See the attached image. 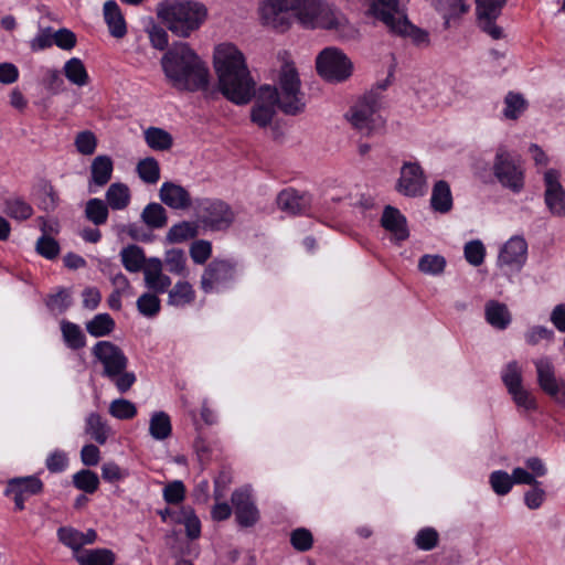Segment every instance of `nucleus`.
Returning <instances> with one entry per match:
<instances>
[{
  "label": "nucleus",
  "instance_id": "864d4df0",
  "mask_svg": "<svg viewBox=\"0 0 565 565\" xmlns=\"http://www.w3.org/2000/svg\"><path fill=\"white\" fill-rule=\"evenodd\" d=\"M109 414L118 419H131L137 414L135 404L125 398L114 399L109 405Z\"/></svg>",
  "mask_w": 565,
  "mask_h": 565
},
{
  "label": "nucleus",
  "instance_id": "c756f323",
  "mask_svg": "<svg viewBox=\"0 0 565 565\" xmlns=\"http://www.w3.org/2000/svg\"><path fill=\"white\" fill-rule=\"evenodd\" d=\"M85 431L97 444L104 445L109 437L110 428L99 414L90 413L86 418Z\"/></svg>",
  "mask_w": 565,
  "mask_h": 565
},
{
  "label": "nucleus",
  "instance_id": "9d476101",
  "mask_svg": "<svg viewBox=\"0 0 565 565\" xmlns=\"http://www.w3.org/2000/svg\"><path fill=\"white\" fill-rule=\"evenodd\" d=\"M493 174L503 188L519 193L524 188V170L521 163L505 149L499 148L494 158Z\"/></svg>",
  "mask_w": 565,
  "mask_h": 565
},
{
  "label": "nucleus",
  "instance_id": "774afa93",
  "mask_svg": "<svg viewBox=\"0 0 565 565\" xmlns=\"http://www.w3.org/2000/svg\"><path fill=\"white\" fill-rule=\"evenodd\" d=\"M542 391L556 404L565 408V381L558 379L556 382L543 387Z\"/></svg>",
  "mask_w": 565,
  "mask_h": 565
},
{
  "label": "nucleus",
  "instance_id": "72a5a7b5",
  "mask_svg": "<svg viewBox=\"0 0 565 565\" xmlns=\"http://www.w3.org/2000/svg\"><path fill=\"white\" fill-rule=\"evenodd\" d=\"M149 433L156 440H164L171 436L170 416L164 412H154L149 422Z\"/></svg>",
  "mask_w": 565,
  "mask_h": 565
},
{
  "label": "nucleus",
  "instance_id": "37998d69",
  "mask_svg": "<svg viewBox=\"0 0 565 565\" xmlns=\"http://www.w3.org/2000/svg\"><path fill=\"white\" fill-rule=\"evenodd\" d=\"M169 273L178 276L186 275V257L182 249L172 248L166 252L162 262Z\"/></svg>",
  "mask_w": 565,
  "mask_h": 565
},
{
  "label": "nucleus",
  "instance_id": "39448f33",
  "mask_svg": "<svg viewBox=\"0 0 565 565\" xmlns=\"http://www.w3.org/2000/svg\"><path fill=\"white\" fill-rule=\"evenodd\" d=\"M92 355L102 364V375L108 379L120 393L128 392L136 375L127 371L128 358L117 344L103 340L92 348Z\"/></svg>",
  "mask_w": 565,
  "mask_h": 565
},
{
  "label": "nucleus",
  "instance_id": "6e6552de",
  "mask_svg": "<svg viewBox=\"0 0 565 565\" xmlns=\"http://www.w3.org/2000/svg\"><path fill=\"white\" fill-rule=\"evenodd\" d=\"M193 209L196 221L212 231L226 230L234 222L231 206L218 199H196Z\"/></svg>",
  "mask_w": 565,
  "mask_h": 565
},
{
  "label": "nucleus",
  "instance_id": "603ef678",
  "mask_svg": "<svg viewBox=\"0 0 565 565\" xmlns=\"http://www.w3.org/2000/svg\"><path fill=\"white\" fill-rule=\"evenodd\" d=\"M45 303L52 313L62 315L72 305L71 294L67 289L62 288L56 294L50 295Z\"/></svg>",
  "mask_w": 565,
  "mask_h": 565
},
{
  "label": "nucleus",
  "instance_id": "423d86ee",
  "mask_svg": "<svg viewBox=\"0 0 565 565\" xmlns=\"http://www.w3.org/2000/svg\"><path fill=\"white\" fill-rule=\"evenodd\" d=\"M382 96L371 89L358 100L347 114V119L361 135L370 137L384 129L385 119L381 115Z\"/></svg>",
  "mask_w": 565,
  "mask_h": 565
},
{
  "label": "nucleus",
  "instance_id": "58836bf2",
  "mask_svg": "<svg viewBox=\"0 0 565 565\" xmlns=\"http://www.w3.org/2000/svg\"><path fill=\"white\" fill-rule=\"evenodd\" d=\"M3 212L17 221H25L33 215V207L22 198H9L4 201Z\"/></svg>",
  "mask_w": 565,
  "mask_h": 565
},
{
  "label": "nucleus",
  "instance_id": "c9c22d12",
  "mask_svg": "<svg viewBox=\"0 0 565 565\" xmlns=\"http://www.w3.org/2000/svg\"><path fill=\"white\" fill-rule=\"evenodd\" d=\"M121 263L130 273H138L146 266V257L141 247L129 245L120 252Z\"/></svg>",
  "mask_w": 565,
  "mask_h": 565
},
{
  "label": "nucleus",
  "instance_id": "5fc2aeb1",
  "mask_svg": "<svg viewBox=\"0 0 565 565\" xmlns=\"http://www.w3.org/2000/svg\"><path fill=\"white\" fill-rule=\"evenodd\" d=\"M185 486L180 480L169 482L162 491L164 501L168 504H180L185 499Z\"/></svg>",
  "mask_w": 565,
  "mask_h": 565
},
{
  "label": "nucleus",
  "instance_id": "2eb2a0df",
  "mask_svg": "<svg viewBox=\"0 0 565 565\" xmlns=\"http://www.w3.org/2000/svg\"><path fill=\"white\" fill-rule=\"evenodd\" d=\"M397 190L407 196L423 195L426 191V180L417 163H405L401 169Z\"/></svg>",
  "mask_w": 565,
  "mask_h": 565
},
{
  "label": "nucleus",
  "instance_id": "6ab92c4d",
  "mask_svg": "<svg viewBox=\"0 0 565 565\" xmlns=\"http://www.w3.org/2000/svg\"><path fill=\"white\" fill-rule=\"evenodd\" d=\"M311 203L307 193H299L295 189L282 190L277 196L278 207L291 215L305 213Z\"/></svg>",
  "mask_w": 565,
  "mask_h": 565
},
{
  "label": "nucleus",
  "instance_id": "4c0bfd02",
  "mask_svg": "<svg viewBox=\"0 0 565 565\" xmlns=\"http://www.w3.org/2000/svg\"><path fill=\"white\" fill-rule=\"evenodd\" d=\"M141 220L150 228H162L168 223L167 211L159 203H149L142 210Z\"/></svg>",
  "mask_w": 565,
  "mask_h": 565
},
{
  "label": "nucleus",
  "instance_id": "e433bc0d",
  "mask_svg": "<svg viewBox=\"0 0 565 565\" xmlns=\"http://www.w3.org/2000/svg\"><path fill=\"white\" fill-rule=\"evenodd\" d=\"M63 72L65 77L74 85L85 86L89 82V76L82 60L72 57L64 64Z\"/></svg>",
  "mask_w": 565,
  "mask_h": 565
},
{
  "label": "nucleus",
  "instance_id": "f704fd0d",
  "mask_svg": "<svg viewBox=\"0 0 565 565\" xmlns=\"http://www.w3.org/2000/svg\"><path fill=\"white\" fill-rule=\"evenodd\" d=\"M79 565H113L115 554L107 548L85 550L76 555Z\"/></svg>",
  "mask_w": 565,
  "mask_h": 565
},
{
  "label": "nucleus",
  "instance_id": "cd10ccee",
  "mask_svg": "<svg viewBox=\"0 0 565 565\" xmlns=\"http://www.w3.org/2000/svg\"><path fill=\"white\" fill-rule=\"evenodd\" d=\"M431 207L439 213H447L452 207V196L449 184L446 181L435 183L430 198Z\"/></svg>",
  "mask_w": 565,
  "mask_h": 565
},
{
  "label": "nucleus",
  "instance_id": "b1692460",
  "mask_svg": "<svg viewBox=\"0 0 565 565\" xmlns=\"http://www.w3.org/2000/svg\"><path fill=\"white\" fill-rule=\"evenodd\" d=\"M104 18L113 36L120 39L126 34V22L116 1L105 2Z\"/></svg>",
  "mask_w": 565,
  "mask_h": 565
},
{
  "label": "nucleus",
  "instance_id": "f3484780",
  "mask_svg": "<svg viewBox=\"0 0 565 565\" xmlns=\"http://www.w3.org/2000/svg\"><path fill=\"white\" fill-rule=\"evenodd\" d=\"M236 521L241 526H253L259 519V512L247 491L236 490L231 497Z\"/></svg>",
  "mask_w": 565,
  "mask_h": 565
},
{
  "label": "nucleus",
  "instance_id": "7c9ffc66",
  "mask_svg": "<svg viewBox=\"0 0 565 565\" xmlns=\"http://www.w3.org/2000/svg\"><path fill=\"white\" fill-rule=\"evenodd\" d=\"M116 328V322L109 313H98L85 323L86 331L94 338L107 337Z\"/></svg>",
  "mask_w": 565,
  "mask_h": 565
},
{
  "label": "nucleus",
  "instance_id": "f03ea898",
  "mask_svg": "<svg viewBox=\"0 0 565 565\" xmlns=\"http://www.w3.org/2000/svg\"><path fill=\"white\" fill-rule=\"evenodd\" d=\"M161 64L177 89L195 92L207 87L209 68L186 43L174 44L163 55Z\"/></svg>",
  "mask_w": 565,
  "mask_h": 565
},
{
  "label": "nucleus",
  "instance_id": "3c124183",
  "mask_svg": "<svg viewBox=\"0 0 565 565\" xmlns=\"http://www.w3.org/2000/svg\"><path fill=\"white\" fill-rule=\"evenodd\" d=\"M136 305H137L138 311L147 318L156 317L161 309V302L156 292L142 294L137 299Z\"/></svg>",
  "mask_w": 565,
  "mask_h": 565
},
{
  "label": "nucleus",
  "instance_id": "bf43d9fd",
  "mask_svg": "<svg viewBox=\"0 0 565 565\" xmlns=\"http://www.w3.org/2000/svg\"><path fill=\"white\" fill-rule=\"evenodd\" d=\"M58 540L74 551H78L85 541H82V532L73 527L63 526L57 530Z\"/></svg>",
  "mask_w": 565,
  "mask_h": 565
},
{
  "label": "nucleus",
  "instance_id": "680f3d73",
  "mask_svg": "<svg viewBox=\"0 0 565 565\" xmlns=\"http://www.w3.org/2000/svg\"><path fill=\"white\" fill-rule=\"evenodd\" d=\"M41 83L44 88L52 95H56L64 90V81L57 70H45Z\"/></svg>",
  "mask_w": 565,
  "mask_h": 565
},
{
  "label": "nucleus",
  "instance_id": "0eeeda50",
  "mask_svg": "<svg viewBox=\"0 0 565 565\" xmlns=\"http://www.w3.org/2000/svg\"><path fill=\"white\" fill-rule=\"evenodd\" d=\"M317 0H265L259 6V19L263 25L278 32L287 31L295 19L299 21V12Z\"/></svg>",
  "mask_w": 565,
  "mask_h": 565
},
{
  "label": "nucleus",
  "instance_id": "2f4dec72",
  "mask_svg": "<svg viewBox=\"0 0 565 565\" xmlns=\"http://www.w3.org/2000/svg\"><path fill=\"white\" fill-rule=\"evenodd\" d=\"M143 136L147 146L156 151L169 150L173 145L171 134L159 127L147 128Z\"/></svg>",
  "mask_w": 565,
  "mask_h": 565
},
{
  "label": "nucleus",
  "instance_id": "c85d7f7f",
  "mask_svg": "<svg viewBox=\"0 0 565 565\" xmlns=\"http://www.w3.org/2000/svg\"><path fill=\"white\" fill-rule=\"evenodd\" d=\"M198 234L199 225L195 222L182 221L169 228L166 235V241L169 244L183 243L188 239L196 237Z\"/></svg>",
  "mask_w": 565,
  "mask_h": 565
},
{
  "label": "nucleus",
  "instance_id": "a19ab883",
  "mask_svg": "<svg viewBox=\"0 0 565 565\" xmlns=\"http://www.w3.org/2000/svg\"><path fill=\"white\" fill-rule=\"evenodd\" d=\"M536 370L537 384L540 388L547 386L558 380L555 373V366L548 358H540L534 360Z\"/></svg>",
  "mask_w": 565,
  "mask_h": 565
},
{
  "label": "nucleus",
  "instance_id": "a878e982",
  "mask_svg": "<svg viewBox=\"0 0 565 565\" xmlns=\"http://www.w3.org/2000/svg\"><path fill=\"white\" fill-rule=\"evenodd\" d=\"M277 105L274 103H270L268 99L262 98V87L258 92L257 102L252 108L250 113V119L254 124H256L259 127H267L270 125L276 110L275 107Z\"/></svg>",
  "mask_w": 565,
  "mask_h": 565
},
{
  "label": "nucleus",
  "instance_id": "20e7f679",
  "mask_svg": "<svg viewBox=\"0 0 565 565\" xmlns=\"http://www.w3.org/2000/svg\"><path fill=\"white\" fill-rule=\"evenodd\" d=\"M158 17L178 36L186 38L206 18V8L195 1H166L158 7Z\"/></svg>",
  "mask_w": 565,
  "mask_h": 565
},
{
  "label": "nucleus",
  "instance_id": "393cba45",
  "mask_svg": "<svg viewBox=\"0 0 565 565\" xmlns=\"http://www.w3.org/2000/svg\"><path fill=\"white\" fill-rule=\"evenodd\" d=\"M195 291L188 281H178L168 292V305L182 308L193 303Z\"/></svg>",
  "mask_w": 565,
  "mask_h": 565
},
{
  "label": "nucleus",
  "instance_id": "09e8293b",
  "mask_svg": "<svg viewBox=\"0 0 565 565\" xmlns=\"http://www.w3.org/2000/svg\"><path fill=\"white\" fill-rule=\"evenodd\" d=\"M181 516L175 519V523H182L185 526L186 536L190 540H196L201 535V522L195 515L193 509L183 508L181 510Z\"/></svg>",
  "mask_w": 565,
  "mask_h": 565
},
{
  "label": "nucleus",
  "instance_id": "e2e57ef3",
  "mask_svg": "<svg viewBox=\"0 0 565 565\" xmlns=\"http://www.w3.org/2000/svg\"><path fill=\"white\" fill-rule=\"evenodd\" d=\"M438 532L433 527L422 529L415 536V544L419 550L430 551L438 544Z\"/></svg>",
  "mask_w": 565,
  "mask_h": 565
},
{
  "label": "nucleus",
  "instance_id": "4d7b16f0",
  "mask_svg": "<svg viewBox=\"0 0 565 565\" xmlns=\"http://www.w3.org/2000/svg\"><path fill=\"white\" fill-rule=\"evenodd\" d=\"M74 143L81 154L90 156L96 150L97 138L92 131L84 130L77 134Z\"/></svg>",
  "mask_w": 565,
  "mask_h": 565
},
{
  "label": "nucleus",
  "instance_id": "473e14b6",
  "mask_svg": "<svg viewBox=\"0 0 565 565\" xmlns=\"http://www.w3.org/2000/svg\"><path fill=\"white\" fill-rule=\"evenodd\" d=\"M130 190L125 183H113L106 191L107 205L113 210H124L130 203Z\"/></svg>",
  "mask_w": 565,
  "mask_h": 565
},
{
  "label": "nucleus",
  "instance_id": "338daca9",
  "mask_svg": "<svg viewBox=\"0 0 565 565\" xmlns=\"http://www.w3.org/2000/svg\"><path fill=\"white\" fill-rule=\"evenodd\" d=\"M212 255V245L209 241L199 239L192 243L190 256L195 264H204Z\"/></svg>",
  "mask_w": 565,
  "mask_h": 565
},
{
  "label": "nucleus",
  "instance_id": "0e129e2a",
  "mask_svg": "<svg viewBox=\"0 0 565 565\" xmlns=\"http://www.w3.org/2000/svg\"><path fill=\"white\" fill-rule=\"evenodd\" d=\"M502 381L508 388V392H511L515 388H519L522 385V373L516 362H510L507 365L502 374Z\"/></svg>",
  "mask_w": 565,
  "mask_h": 565
},
{
  "label": "nucleus",
  "instance_id": "052dcab7",
  "mask_svg": "<svg viewBox=\"0 0 565 565\" xmlns=\"http://www.w3.org/2000/svg\"><path fill=\"white\" fill-rule=\"evenodd\" d=\"M290 543L295 550L299 552H307L312 547L313 537L309 530L299 527L291 532Z\"/></svg>",
  "mask_w": 565,
  "mask_h": 565
},
{
  "label": "nucleus",
  "instance_id": "69168bd1",
  "mask_svg": "<svg viewBox=\"0 0 565 565\" xmlns=\"http://www.w3.org/2000/svg\"><path fill=\"white\" fill-rule=\"evenodd\" d=\"M509 393L511 394L513 402L519 408H523L524 411H535L537 408L535 397L523 386Z\"/></svg>",
  "mask_w": 565,
  "mask_h": 565
},
{
  "label": "nucleus",
  "instance_id": "a211bd4d",
  "mask_svg": "<svg viewBox=\"0 0 565 565\" xmlns=\"http://www.w3.org/2000/svg\"><path fill=\"white\" fill-rule=\"evenodd\" d=\"M163 204L173 210H188L194 205L190 192L174 182H163L159 190Z\"/></svg>",
  "mask_w": 565,
  "mask_h": 565
},
{
  "label": "nucleus",
  "instance_id": "dca6fc26",
  "mask_svg": "<svg viewBox=\"0 0 565 565\" xmlns=\"http://www.w3.org/2000/svg\"><path fill=\"white\" fill-rule=\"evenodd\" d=\"M527 244L521 236L511 237L499 254L498 264L514 270H520L526 260Z\"/></svg>",
  "mask_w": 565,
  "mask_h": 565
},
{
  "label": "nucleus",
  "instance_id": "c03bdc74",
  "mask_svg": "<svg viewBox=\"0 0 565 565\" xmlns=\"http://www.w3.org/2000/svg\"><path fill=\"white\" fill-rule=\"evenodd\" d=\"M108 205L100 199H90L85 206V216L94 225H103L108 218Z\"/></svg>",
  "mask_w": 565,
  "mask_h": 565
},
{
  "label": "nucleus",
  "instance_id": "bb28decb",
  "mask_svg": "<svg viewBox=\"0 0 565 565\" xmlns=\"http://www.w3.org/2000/svg\"><path fill=\"white\" fill-rule=\"evenodd\" d=\"M60 327L63 341L68 349L81 350L86 345V337L78 324L62 320Z\"/></svg>",
  "mask_w": 565,
  "mask_h": 565
},
{
  "label": "nucleus",
  "instance_id": "ddd939ff",
  "mask_svg": "<svg viewBox=\"0 0 565 565\" xmlns=\"http://www.w3.org/2000/svg\"><path fill=\"white\" fill-rule=\"evenodd\" d=\"M299 22L305 28L310 29H333L340 24L339 18L334 10L321 0H317L315 4L308 6L306 10L300 11Z\"/></svg>",
  "mask_w": 565,
  "mask_h": 565
},
{
  "label": "nucleus",
  "instance_id": "f257e3e1",
  "mask_svg": "<svg viewBox=\"0 0 565 565\" xmlns=\"http://www.w3.org/2000/svg\"><path fill=\"white\" fill-rule=\"evenodd\" d=\"M214 68L222 94L236 105L248 104L255 95V82L250 76L243 53L233 44H221L214 52Z\"/></svg>",
  "mask_w": 565,
  "mask_h": 565
},
{
  "label": "nucleus",
  "instance_id": "13d9d810",
  "mask_svg": "<svg viewBox=\"0 0 565 565\" xmlns=\"http://www.w3.org/2000/svg\"><path fill=\"white\" fill-rule=\"evenodd\" d=\"M465 258L472 266H480L486 256V249L481 241L476 239L465 245Z\"/></svg>",
  "mask_w": 565,
  "mask_h": 565
},
{
  "label": "nucleus",
  "instance_id": "4be33fe9",
  "mask_svg": "<svg viewBox=\"0 0 565 565\" xmlns=\"http://www.w3.org/2000/svg\"><path fill=\"white\" fill-rule=\"evenodd\" d=\"M43 491V482L35 476L12 478L8 481L4 490L6 495H11V492L29 498L39 494Z\"/></svg>",
  "mask_w": 565,
  "mask_h": 565
},
{
  "label": "nucleus",
  "instance_id": "f8f14e48",
  "mask_svg": "<svg viewBox=\"0 0 565 565\" xmlns=\"http://www.w3.org/2000/svg\"><path fill=\"white\" fill-rule=\"evenodd\" d=\"M507 0H476V12L479 26L492 39L499 40L503 36V30L495 24V20Z\"/></svg>",
  "mask_w": 565,
  "mask_h": 565
},
{
  "label": "nucleus",
  "instance_id": "9b49d317",
  "mask_svg": "<svg viewBox=\"0 0 565 565\" xmlns=\"http://www.w3.org/2000/svg\"><path fill=\"white\" fill-rule=\"evenodd\" d=\"M235 278V265L230 260L214 259L201 276V289L209 294L226 288Z\"/></svg>",
  "mask_w": 565,
  "mask_h": 565
},
{
  "label": "nucleus",
  "instance_id": "6e6d98bb",
  "mask_svg": "<svg viewBox=\"0 0 565 565\" xmlns=\"http://www.w3.org/2000/svg\"><path fill=\"white\" fill-rule=\"evenodd\" d=\"M490 484H491L492 490L497 494L504 495L510 492V490L513 486V480H512V477L508 472L502 471V470H497L490 475Z\"/></svg>",
  "mask_w": 565,
  "mask_h": 565
},
{
  "label": "nucleus",
  "instance_id": "412c9836",
  "mask_svg": "<svg viewBox=\"0 0 565 565\" xmlns=\"http://www.w3.org/2000/svg\"><path fill=\"white\" fill-rule=\"evenodd\" d=\"M381 224L386 231L391 232L398 241H404L408 237L406 218L395 207L387 205L384 209L381 218Z\"/></svg>",
  "mask_w": 565,
  "mask_h": 565
},
{
  "label": "nucleus",
  "instance_id": "49530a36",
  "mask_svg": "<svg viewBox=\"0 0 565 565\" xmlns=\"http://www.w3.org/2000/svg\"><path fill=\"white\" fill-rule=\"evenodd\" d=\"M162 267V260L160 258L152 257L147 260V264L143 268L145 285L153 292L157 291L158 284L160 282V278L163 274Z\"/></svg>",
  "mask_w": 565,
  "mask_h": 565
},
{
  "label": "nucleus",
  "instance_id": "7ed1b4c3",
  "mask_svg": "<svg viewBox=\"0 0 565 565\" xmlns=\"http://www.w3.org/2000/svg\"><path fill=\"white\" fill-rule=\"evenodd\" d=\"M262 98L270 103L289 116H296L306 109V94L301 90L299 74L292 63H285L278 76V85L262 86Z\"/></svg>",
  "mask_w": 565,
  "mask_h": 565
},
{
  "label": "nucleus",
  "instance_id": "ea45409f",
  "mask_svg": "<svg viewBox=\"0 0 565 565\" xmlns=\"http://www.w3.org/2000/svg\"><path fill=\"white\" fill-rule=\"evenodd\" d=\"M527 102L520 93L509 92L504 97L503 116L507 119H518L526 109Z\"/></svg>",
  "mask_w": 565,
  "mask_h": 565
},
{
  "label": "nucleus",
  "instance_id": "aec40b11",
  "mask_svg": "<svg viewBox=\"0 0 565 565\" xmlns=\"http://www.w3.org/2000/svg\"><path fill=\"white\" fill-rule=\"evenodd\" d=\"M113 171L114 162L109 156L95 157L90 164L89 191H93V186L102 188L106 185L111 179Z\"/></svg>",
  "mask_w": 565,
  "mask_h": 565
},
{
  "label": "nucleus",
  "instance_id": "de8ad7c7",
  "mask_svg": "<svg viewBox=\"0 0 565 565\" xmlns=\"http://www.w3.org/2000/svg\"><path fill=\"white\" fill-rule=\"evenodd\" d=\"M136 170H137L139 178L145 183L154 184L160 179L159 163L152 157H148V158L140 160L137 164Z\"/></svg>",
  "mask_w": 565,
  "mask_h": 565
},
{
  "label": "nucleus",
  "instance_id": "4468645a",
  "mask_svg": "<svg viewBox=\"0 0 565 565\" xmlns=\"http://www.w3.org/2000/svg\"><path fill=\"white\" fill-rule=\"evenodd\" d=\"M545 203L553 215L565 216V189L559 182V173L548 169L544 173Z\"/></svg>",
  "mask_w": 565,
  "mask_h": 565
},
{
  "label": "nucleus",
  "instance_id": "79ce46f5",
  "mask_svg": "<svg viewBox=\"0 0 565 565\" xmlns=\"http://www.w3.org/2000/svg\"><path fill=\"white\" fill-rule=\"evenodd\" d=\"M431 6L444 15L446 24L451 18L460 17L468 11L463 0H434Z\"/></svg>",
  "mask_w": 565,
  "mask_h": 565
},
{
  "label": "nucleus",
  "instance_id": "a18cd8bd",
  "mask_svg": "<svg viewBox=\"0 0 565 565\" xmlns=\"http://www.w3.org/2000/svg\"><path fill=\"white\" fill-rule=\"evenodd\" d=\"M73 484L76 489L92 494L99 487V478L96 472L83 469L73 475Z\"/></svg>",
  "mask_w": 565,
  "mask_h": 565
},
{
  "label": "nucleus",
  "instance_id": "1a4fd4ad",
  "mask_svg": "<svg viewBox=\"0 0 565 565\" xmlns=\"http://www.w3.org/2000/svg\"><path fill=\"white\" fill-rule=\"evenodd\" d=\"M318 74L329 82L340 83L348 79L353 71L350 58L339 49L327 47L316 61Z\"/></svg>",
  "mask_w": 565,
  "mask_h": 565
},
{
  "label": "nucleus",
  "instance_id": "8fccbe9b",
  "mask_svg": "<svg viewBox=\"0 0 565 565\" xmlns=\"http://www.w3.org/2000/svg\"><path fill=\"white\" fill-rule=\"evenodd\" d=\"M446 259L441 255L426 254L418 260V269L426 275L438 276L444 273Z\"/></svg>",
  "mask_w": 565,
  "mask_h": 565
},
{
  "label": "nucleus",
  "instance_id": "5701e85b",
  "mask_svg": "<svg viewBox=\"0 0 565 565\" xmlns=\"http://www.w3.org/2000/svg\"><path fill=\"white\" fill-rule=\"evenodd\" d=\"M487 322L495 329L504 330L511 323V313L508 307L497 300H489L484 307Z\"/></svg>",
  "mask_w": 565,
  "mask_h": 565
}]
</instances>
